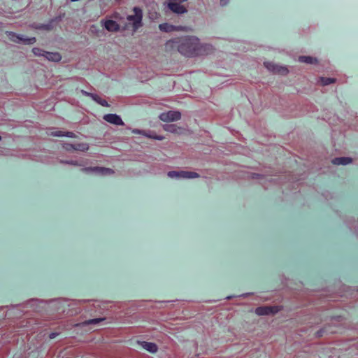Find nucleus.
<instances>
[{
  "label": "nucleus",
  "instance_id": "obj_32",
  "mask_svg": "<svg viewBox=\"0 0 358 358\" xmlns=\"http://www.w3.org/2000/svg\"><path fill=\"white\" fill-rule=\"evenodd\" d=\"M164 138V137L163 136H158V135H155L154 136H152V139H156V140H159V141H162Z\"/></svg>",
  "mask_w": 358,
  "mask_h": 358
},
{
  "label": "nucleus",
  "instance_id": "obj_30",
  "mask_svg": "<svg viewBox=\"0 0 358 358\" xmlns=\"http://www.w3.org/2000/svg\"><path fill=\"white\" fill-rule=\"evenodd\" d=\"M324 331H325V327H324V328H323V329H320L319 331H317L316 332V336H317V337H321V336H322V335H323V334H324Z\"/></svg>",
  "mask_w": 358,
  "mask_h": 358
},
{
  "label": "nucleus",
  "instance_id": "obj_36",
  "mask_svg": "<svg viewBox=\"0 0 358 358\" xmlns=\"http://www.w3.org/2000/svg\"><path fill=\"white\" fill-rule=\"evenodd\" d=\"M167 112L171 113V112H173V111L172 110H168Z\"/></svg>",
  "mask_w": 358,
  "mask_h": 358
},
{
  "label": "nucleus",
  "instance_id": "obj_10",
  "mask_svg": "<svg viewBox=\"0 0 358 358\" xmlns=\"http://www.w3.org/2000/svg\"><path fill=\"white\" fill-rule=\"evenodd\" d=\"M352 157H336V158H334L332 160H331V163L334 164V165H348V164H350L351 163H352Z\"/></svg>",
  "mask_w": 358,
  "mask_h": 358
},
{
  "label": "nucleus",
  "instance_id": "obj_31",
  "mask_svg": "<svg viewBox=\"0 0 358 358\" xmlns=\"http://www.w3.org/2000/svg\"><path fill=\"white\" fill-rule=\"evenodd\" d=\"M81 93L85 96H90V98H92V95L94 94L93 93L87 92V91H85L83 90H81Z\"/></svg>",
  "mask_w": 358,
  "mask_h": 358
},
{
  "label": "nucleus",
  "instance_id": "obj_27",
  "mask_svg": "<svg viewBox=\"0 0 358 358\" xmlns=\"http://www.w3.org/2000/svg\"><path fill=\"white\" fill-rule=\"evenodd\" d=\"M64 134H65V132L59 131L52 132L51 136L60 137V136H64Z\"/></svg>",
  "mask_w": 358,
  "mask_h": 358
},
{
  "label": "nucleus",
  "instance_id": "obj_2",
  "mask_svg": "<svg viewBox=\"0 0 358 358\" xmlns=\"http://www.w3.org/2000/svg\"><path fill=\"white\" fill-rule=\"evenodd\" d=\"M6 34L11 41L17 43L31 45L34 43L36 41L35 37L29 38L24 35L17 34L13 31H6Z\"/></svg>",
  "mask_w": 358,
  "mask_h": 358
},
{
  "label": "nucleus",
  "instance_id": "obj_26",
  "mask_svg": "<svg viewBox=\"0 0 358 358\" xmlns=\"http://www.w3.org/2000/svg\"><path fill=\"white\" fill-rule=\"evenodd\" d=\"M60 162L63 163V164L73 165V166H78L79 165L77 161H73V160H71V161H63V160H62Z\"/></svg>",
  "mask_w": 358,
  "mask_h": 358
},
{
  "label": "nucleus",
  "instance_id": "obj_15",
  "mask_svg": "<svg viewBox=\"0 0 358 358\" xmlns=\"http://www.w3.org/2000/svg\"><path fill=\"white\" fill-rule=\"evenodd\" d=\"M115 171L113 169L106 167L96 166L94 173L101 176L113 175Z\"/></svg>",
  "mask_w": 358,
  "mask_h": 358
},
{
  "label": "nucleus",
  "instance_id": "obj_12",
  "mask_svg": "<svg viewBox=\"0 0 358 358\" xmlns=\"http://www.w3.org/2000/svg\"><path fill=\"white\" fill-rule=\"evenodd\" d=\"M103 26L109 31H117L120 29L119 24L112 20H106Z\"/></svg>",
  "mask_w": 358,
  "mask_h": 358
},
{
  "label": "nucleus",
  "instance_id": "obj_37",
  "mask_svg": "<svg viewBox=\"0 0 358 358\" xmlns=\"http://www.w3.org/2000/svg\"><path fill=\"white\" fill-rule=\"evenodd\" d=\"M0 141H1V136H0Z\"/></svg>",
  "mask_w": 358,
  "mask_h": 358
},
{
  "label": "nucleus",
  "instance_id": "obj_9",
  "mask_svg": "<svg viewBox=\"0 0 358 358\" xmlns=\"http://www.w3.org/2000/svg\"><path fill=\"white\" fill-rule=\"evenodd\" d=\"M265 67L274 73H286L287 70L285 67L280 66L273 62H264Z\"/></svg>",
  "mask_w": 358,
  "mask_h": 358
},
{
  "label": "nucleus",
  "instance_id": "obj_34",
  "mask_svg": "<svg viewBox=\"0 0 358 358\" xmlns=\"http://www.w3.org/2000/svg\"><path fill=\"white\" fill-rule=\"evenodd\" d=\"M57 335H58V333H55V332H53V333H51V334H50L49 338H50V339H53V338H55Z\"/></svg>",
  "mask_w": 358,
  "mask_h": 358
},
{
  "label": "nucleus",
  "instance_id": "obj_3",
  "mask_svg": "<svg viewBox=\"0 0 358 358\" xmlns=\"http://www.w3.org/2000/svg\"><path fill=\"white\" fill-rule=\"evenodd\" d=\"M133 10L134 15H128L127 20L132 22L134 30H136L142 25L143 11L138 7H134Z\"/></svg>",
  "mask_w": 358,
  "mask_h": 358
},
{
  "label": "nucleus",
  "instance_id": "obj_16",
  "mask_svg": "<svg viewBox=\"0 0 358 358\" xmlns=\"http://www.w3.org/2000/svg\"><path fill=\"white\" fill-rule=\"evenodd\" d=\"M163 128L166 131L178 134H180L181 131L183 130L182 127H177L175 124H164Z\"/></svg>",
  "mask_w": 358,
  "mask_h": 358
},
{
  "label": "nucleus",
  "instance_id": "obj_5",
  "mask_svg": "<svg viewBox=\"0 0 358 358\" xmlns=\"http://www.w3.org/2000/svg\"><path fill=\"white\" fill-rule=\"evenodd\" d=\"M282 310L280 306H259L257 307L255 312L257 315H273Z\"/></svg>",
  "mask_w": 358,
  "mask_h": 358
},
{
  "label": "nucleus",
  "instance_id": "obj_8",
  "mask_svg": "<svg viewBox=\"0 0 358 358\" xmlns=\"http://www.w3.org/2000/svg\"><path fill=\"white\" fill-rule=\"evenodd\" d=\"M181 118V113H161L159 119L165 122L178 121Z\"/></svg>",
  "mask_w": 358,
  "mask_h": 358
},
{
  "label": "nucleus",
  "instance_id": "obj_35",
  "mask_svg": "<svg viewBox=\"0 0 358 358\" xmlns=\"http://www.w3.org/2000/svg\"><path fill=\"white\" fill-rule=\"evenodd\" d=\"M143 136H146V137H148V138H152V136H155V134H150V133H147V132L145 131V134H143Z\"/></svg>",
  "mask_w": 358,
  "mask_h": 358
},
{
  "label": "nucleus",
  "instance_id": "obj_22",
  "mask_svg": "<svg viewBox=\"0 0 358 358\" xmlns=\"http://www.w3.org/2000/svg\"><path fill=\"white\" fill-rule=\"evenodd\" d=\"M248 178L250 179H262L264 178V176L259 173H251L248 175Z\"/></svg>",
  "mask_w": 358,
  "mask_h": 358
},
{
  "label": "nucleus",
  "instance_id": "obj_11",
  "mask_svg": "<svg viewBox=\"0 0 358 358\" xmlns=\"http://www.w3.org/2000/svg\"><path fill=\"white\" fill-rule=\"evenodd\" d=\"M138 343L140 344L145 350L147 351L155 353L157 351V346L154 343L146 342V341H138Z\"/></svg>",
  "mask_w": 358,
  "mask_h": 358
},
{
  "label": "nucleus",
  "instance_id": "obj_7",
  "mask_svg": "<svg viewBox=\"0 0 358 358\" xmlns=\"http://www.w3.org/2000/svg\"><path fill=\"white\" fill-rule=\"evenodd\" d=\"M103 120L115 125H123L124 122L121 117L116 113H108L103 116Z\"/></svg>",
  "mask_w": 358,
  "mask_h": 358
},
{
  "label": "nucleus",
  "instance_id": "obj_4",
  "mask_svg": "<svg viewBox=\"0 0 358 358\" xmlns=\"http://www.w3.org/2000/svg\"><path fill=\"white\" fill-rule=\"evenodd\" d=\"M167 176L169 178H187V179H192V178H199V175L194 171H169L167 173Z\"/></svg>",
  "mask_w": 358,
  "mask_h": 358
},
{
  "label": "nucleus",
  "instance_id": "obj_14",
  "mask_svg": "<svg viewBox=\"0 0 358 358\" xmlns=\"http://www.w3.org/2000/svg\"><path fill=\"white\" fill-rule=\"evenodd\" d=\"M105 320H106L105 317L90 319L88 320H85L81 323L76 324L75 327H85V326H87L89 324H96L102 321H104Z\"/></svg>",
  "mask_w": 358,
  "mask_h": 358
},
{
  "label": "nucleus",
  "instance_id": "obj_20",
  "mask_svg": "<svg viewBox=\"0 0 358 358\" xmlns=\"http://www.w3.org/2000/svg\"><path fill=\"white\" fill-rule=\"evenodd\" d=\"M89 145L87 143H79L76 145L75 150H80L83 152L87 151L89 150Z\"/></svg>",
  "mask_w": 358,
  "mask_h": 358
},
{
  "label": "nucleus",
  "instance_id": "obj_19",
  "mask_svg": "<svg viewBox=\"0 0 358 358\" xmlns=\"http://www.w3.org/2000/svg\"><path fill=\"white\" fill-rule=\"evenodd\" d=\"M320 80L321 84L324 86L329 85L335 82V79H334V78H324V77H321L320 78Z\"/></svg>",
  "mask_w": 358,
  "mask_h": 358
},
{
  "label": "nucleus",
  "instance_id": "obj_25",
  "mask_svg": "<svg viewBox=\"0 0 358 358\" xmlns=\"http://www.w3.org/2000/svg\"><path fill=\"white\" fill-rule=\"evenodd\" d=\"M96 166L94 167H85L82 169L83 171L86 173H94L96 171Z\"/></svg>",
  "mask_w": 358,
  "mask_h": 358
},
{
  "label": "nucleus",
  "instance_id": "obj_28",
  "mask_svg": "<svg viewBox=\"0 0 358 358\" xmlns=\"http://www.w3.org/2000/svg\"><path fill=\"white\" fill-rule=\"evenodd\" d=\"M132 132L134 134H141V135L145 134V131L140 130V129H133Z\"/></svg>",
  "mask_w": 358,
  "mask_h": 358
},
{
  "label": "nucleus",
  "instance_id": "obj_6",
  "mask_svg": "<svg viewBox=\"0 0 358 358\" xmlns=\"http://www.w3.org/2000/svg\"><path fill=\"white\" fill-rule=\"evenodd\" d=\"M162 31L171 32L174 31H186L187 29L184 26H175L169 23H162L159 25Z\"/></svg>",
  "mask_w": 358,
  "mask_h": 358
},
{
  "label": "nucleus",
  "instance_id": "obj_23",
  "mask_svg": "<svg viewBox=\"0 0 358 358\" xmlns=\"http://www.w3.org/2000/svg\"><path fill=\"white\" fill-rule=\"evenodd\" d=\"M33 53L36 56H43L44 55V50L38 48H34L32 50Z\"/></svg>",
  "mask_w": 358,
  "mask_h": 358
},
{
  "label": "nucleus",
  "instance_id": "obj_17",
  "mask_svg": "<svg viewBox=\"0 0 358 358\" xmlns=\"http://www.w3.org/2000/svg\"><path fill=\"white\" fill-rule=\"evenodd\" d=\"M299 61L302 63L315 64L317 62V59L310 56H300Z\"/></svg>",
  "mask_w": 358,
  "mask_h": 358
},
{
  "label": "nucleus",
  "instance_id": "obj_24",
  "mask_svg": "<svg viewBox=\"0 0 358 358\" xmlns=\"http://www.w3.org/2000/svg\"><path fill=\"white\" fill-rule=\"evenodd\" d=\"M63 148L67 151H71L72 150H75L76 145L71 143H64L63 144Z\"/></svg>",
  "mask_w": 358,
  "mask_h": 358
},
{
  "label": "nucleus",
  "instance_id": "obj_29",
  "mask_svg": "<svg viewBox=\"0 0 358 358\" xmlns=\"http://www.w3.org/2000/svg\"><path fill=\"white\" fill-rule=\"evenodd\" d=\"M64 136L70 137V138H76V134L71 131L65 132Z\"/></svg>",
  "mask_w": 358,
  "mask_h": 358
},
{
  "label": "nucleus",
  "instance_id": "obj_33",
  "mask_svg": "<svg viewBox=\"0 0 358 358\" xmlns=\"http://www.w3.org/2000/svg\"><path fill=\"white\" fill-rule=\"evenodd\" d=\"M229 0H220V5L222 6H226L229 3Z\"/></svg>",
  "mask_w": 358,
  "mask_h": 358
},
{
  "label": "nucleus",
  "instance_id": "obj_21",
  "mask_svg": "<svg viewBox=\"0 0 358 358\" xmlns=\"http://www.w3.org/2000/svg\"><path fill=\"white\" fill-rule=\"evenodd\" d=\"M36 28L44 30H50L52 28V25L51 23L40 24L36 27Z\"/></svg>",
  "mask_w": 358,
  "mask_h": 358
},
{
  "label": "nucleus",
  "instance_id": "obj_18",
  "mask_svg": "<svg viewBox=\"0 0 358 358\" xmlns=\"http://www.w3.org/2000/svg\"><path fill=\"white\" fill-rule=\"evenodd\" d=\"M92 99L94 100L96 103H99L101 106H108V104L107 101L104 99H103L100 96H99L96 94H94L92 95Z\"/></svg>",
  "mask_w": 358,
  "mask_h": 358
},
{
  "label": "nucleus",
  "instance_id": "obj_1",
  "mask_svg": "<svg viewBox=\"0 0 358 358\" xmlns=\"http://www.w3.org/2000/svg\"><path fill=\"white\" fill-rule=\"evenodd\" d=\"M176 48L182 55L193 57L205 55L213 51V46L208 43H201L199 39L194 36H185L169 40L166 43V49Z\"/></svg>",
  "mask_w": 358,
  "mask_h": 358
},
{
  "label": "nucleus",
  "instance_id": "obj_13",
  "mask_svg": "<svg viewBox=\"0 0 358 358\" xmlns=\"http://www.w3.org/2000/svg\"><path fill=\"white\" fill-rule=\"evenodd\" d=\"M47 59L52 62H59L61 60L62 57L58 52H44L43 55Z\"/></svg>",
  "mask_w": 358,
  "mask_h": 358
}]
</instances>
